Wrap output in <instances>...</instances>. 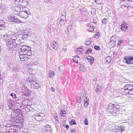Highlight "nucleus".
I'll return each mask as SVG.
<instances>
[{"mask_svg": "<svg viewBox=\"0 0 133 133\" xmlns=\"http://www.w3.org/2000/svg\"><path fill=\"white\" fill-rule=\"evenodd\" d=\"M44 1L46 3H50L51 2V0H44Z\"/></svg>", "mask_w": 133, "mask_h": 133, "instance_id": "obj_51", "label": "nucleus"}, {"mask_svg": "<svg viewBox=\"0 0 133 133\" xmlns=\"http://www.w3.org/2000/svg\"><path fill=\"white\" fill-rule=\"evenodd\" d=\"M24 55H21L20 56H19V58L20 59V60L21 61H24V59H23V58L24 57Z\"/></svg>", "mask_w": 133, "mask_h": 133, "instance_id": "obj_39", "label": "nucleus"}, {"mask_svg": "<svg viewBox=\"0 0 133 133\" xmlns=\"http://www.w3.org/2000/svg\"><path fill=\"white\" fill-rule=\"evenodd\" d=\"M13 70L14 72H16L18 71V69L17 67H15L13 69Z\"/></svg>", "mask_w": 133, "mask_h": 133, "instance_id": "obj_41", "label": "nucleus"}, {"mask_svg": "<svg viewBox=\"0 0 133 133\" xmlns=\"http://www.w3.org/2000/svg\"><path fill=\"white\" fill-rule=\"evenodd\" d=\"M118 128L119 130V131L122 132L124 131L125 130L124 127L123 126H120L118 127Z\"/></svg>", "mask_w": 133, "mask_h": 133, "instance_id": "obj_25", "label": "nucleus"}, {"mask_svg": "<svg viewBox=\"0 0 133 133\" xmlns=\"http://www.w3.org/2000/svg\"><path fill=\"white\" fill-rule=\"evenodd\" d=\"M27 108L30 110H31L32 108L30 106L28 107Z\"/></svg>", "mask_w": 133, "mask_h": 133, "instance_id": "obj_60", "label": "nucleus"}, {"mask_svg": "<svg viewBox=\"0 0 133 133\" xmlns=\"http://www.w3.org/2000/svg\"><path fill=\"white\" fill-rule=\"evenodd\" d=\"M28 10V8L24 6L23 8V10L20 11L19 12L18 15L22 18H26L28 17V15H30V12Z\"/></svg>", "mask_w": 133, "mask_h": 133, "instance_id": "obj_1", "label": "nucleus"}, {"mask_svg": "<svg viewBox=\"0 0 133 133\" xmlns=\"http://www.w3.org/2000/svg\"><path fill=\"white\" fill-rule=\"evenodd\" d=\"M47 30L48 31H50L51 29H50V28L48 27V28Z\"/></svg>", "mask_w": 133, "mask_h": 133, "instance_id": "obj_64", "label": "nucleus"}, {"mask_svg": "<svg viewBox=\"0 0 133 133\" xmlns=\"http://www.w3.org/2000/svg\"><path fill=\"white\" fill-rule=\"evenodd\" d=\"M31 87L32 89H38L41 87L37 83H34L31 84Z\"/></svg>", "mask_w": 133, "mask_h": 133, "instance_id": "obj_11", "label": "nucleus"}, {"mask_svg": "<svg viewBox=\"0 0 133 133\" xmlns=\"http://www.w3.org/2000/svg\"><path fill=\"white\" fill-rule=\"evenodd\" d=\"M92 49L91 48H89L88 50L86 51L85 52V53L86 54H89L91 53V52Z\"/></svg>", "mask_w": 133, "mask_h": 133, "instance_id": "obj_32", "label": "nucleus"}, {"mask_svg": "<svg viewBox=\"0 0 133 133\" xmlns=\"http://www.w3.org/2000/svg\"><path fill=\"white\" fill-rule=\"evenodd\" d=\"M30 51H29L26 55H31V52Z\"/></svg>", "mask_w": 133, "mask_h": 133, "instance_id": "obj_55", "label": "nucleus"}, {"mask_svg": "<svg viewBox=\"0 0 133 133\" xmlns=\"http://www.w3.org/2000/svg\"><path fill=\"white\" fill-rule=\"evenodd\" d=\"M89 101V100L87 99V98H86L84 100V103H88V101Z\"/></svg>", "mask_w": 133, "mask_h": 133, "instance_id": "obj_52", "label": "nucleus"}, {"mask_svg": "<svg viewBox=\"0 0 133 133\" xmlns=\"http://www.w3.org/2000/svg\"><path fill=\"white\" fill-rule=\"evenodd\" d=\"M84 124L86 125H87L88 124V122L87 118H85L84 120Z\"/></svg>", "mask_w": 133, "mask_h": 133, "instance_id": "obj_33", "label": "nucleus"}, {"mask_svg": "<svg viewBox=\"0 0 133 133\" xmlns=\"http://www.w3.org/2000/svg\"><path fill=\"white\" fill-rule=\"evenodd\" d=\"M50 90L54 92L55 91V89L53 87H51L50 88Z\"/></svg>", "mask_w": 133, "mask_h": 133, "instance_id": "obj_54", "label": "nucleus"}, {"mask_svg": "<svg viewBox=\"0 0 133 133\" xmlns=\"http://www.w3.org/2000/svg\"><path fill=\"white\" fill-rule=\"evenodd\" d=\"M21 32V34L22 35L23 37L24 38H26L28 36H29L28 31L27 29L22 30Z\"/></svg>", "mask_w": 133, "mask_h": 133, "instance_id": "obj_7", "label": "nucleus"}, {"mask_svg": "<svg viewBox=\"0 0 133 133\" xmlns=\"http://www.w3.org/2000/svg\"><path fill=\"white\" fill-rule=\"evenodd\" d=\"M128 93L130 94H131L132 95H133V90H132L131 89V90H130L128 92Z\"/></svg>", "mask_w": 133, "mask_h": 133, "instance_id": "obj_43", "label": "nucleus"}, {"mask_svg": "<svg viewBox=\"0 0 133 133\" xmlns=\"http://www.w3.org/2000/svg\"><path fill=\"white\" fill-rule=\"evenodd\" d=\"M89 103H84V106L85 107H87Z\"/></svg>", "mask_w": 133, "mask_h": 133, "instance_id": "obj_53", "label": "nucleus"}, {"mask_svg": "<svg viewBox=\"0 0 133 133\" xmlns=\"http://www.w3.org/2000/svg\"><path fill=\"white\" fill-rule=\"evenodd\" d=\"M4 7L2 6H0V14H2L3 12L4 9Z\"/></svg>", "mask_w": 133, "mask_h": 133, "instance_id": "obj_29", "label": "nucleus"}, {"mask_svg": "<svg viewBox=\"0 0 133 133\" xmlns=\"http://www.w3.org/2000/svg\"><path fill=\"white\" fill-rule=\"evenodd\" d=\"M21 51H23L25 50L29 49V46H26V45H22L21 46Z\"/></svg>", "mask_w": 133, "mask_h": 133, "instance_id": "obj_16", "label": "nucleus"}, {"mask_svg": "<svg viewBox=\"0 0 133 133\" xmlns=\"http://www.w3.org/2000/svg\"><path fill=\"white\" fill-rule=\"evenodd\" d=\"M85 44L87 45H89L91 44V42L90 41H87L85 42Z\"/></svg>", "mask_w": 133, "mask_h": 133, "instance_id": "obj_40", "label": "nucleus"}, {"mask_svg": "<svg viewBox=\"0 0 133 133\" xmlns=\"http://www.w3.org/2000/svg\"><path fill=\"white\" fill-rule=\"evenodd\" d=\"M71 25H69L67 26V29L68 31L70 30L71 27Z\"/></svg>", "mask_w": 133, "mask_h": 133, "instance_id": "obj_46", "label": "nucleus"}, {"mask_svg": "<svg viewBox=\"0 0 133 133\" xmlns=\"http://www.w3.org/2000/svg\"><path fill=\"white\" fill-rule=\"evenodd\" d=\"M23 59H24V61H25L26 60L28 59V58H27L26 56H25V55H24V57Z\"/></svg>", "mask_w": 133, "mask_h": 133, "instance_id": "obj_48", "label": "nucleus"}, {"mask_svg": "<svg viewBox=\"0 0 133 133\" xmlns=\"http://www.w3.org/2000/svg\"><path fill=\"white\" fill-rule=\"evenodd\" d=\"M8 19L9 21L15 23H19L21 22V21L19 19L15 17L14 15H10Z\"/></svg>", "mask_w": 133, "mask_h": 133, "instance_id": "obj_2", "label": "nucleus"}, {"mask_svg": "<svg viewBox=\"0 0 133 133\" xmlns=\"http://www.w3.org/2000/svg\"><path fill=\"white\" fill-rule=\"evenodd\" d=\"M65 127L67 130H68L69 129V126L68 125H65Z\"/></svg>", "mask_w": 133, "mask_h": 133, "instance_id": "obj_59", "label": "nucleus"}, {"mask_svg": "<svg viewBox=\"0 0 133 133\" xmlns=\"http://www.w3.org/2000/svg\"><path fill=\"white\" fill-rule=\"evenodd\" d=\"M82 71L84 72L85 71V69L84 68H83L82 67H80L79 68Z\"/></svg>", "mask_w": 133, "mask_h": 133, "instance_id": "obj_45", "label": "nucleus"}, {"mask_svg": "<svg viewBox=\"0 0 133 133\" xmlns=\"http://www.w3.org/2000/svg\"><path fill=\"white\" fill-rule=\"evenodd\" d=\"M33 62H31L30 63V64H29V66H30V65H31L33 64Z\"/></svg>", "mask_w": 133, "mask_h": 133, "instance_id": "obj_63", "label": "nucleus"}, {"mask_svg": "<svg viewBox=\"0 0 133 133\" xmlns=\"http://www.w3.org/2000/svg\"><path fill=\"white\" fill-rule=\"evenodd\" d=\"M49 77H51L54 75V72L53 71L50 70L49 72Z\"/></svg>", "mask_w": 133, "mask_h": 133, "instance_id": "obj_23", "label": "nucleus"}, {"mask_svg": "<svg viewBox=\"0 0 133 133\" xmlns=\"http://www.w3.org/2000/svg\"><path fill=\"white\" fill-rule=\"evenodd\" d=\"M94 90L96 92H100L101 90V87L99 85L95 86L94 87Z\"/></svg>", "mask_w": 133, "mask_h": 133, "instance_id": "obj_13", "label": "nucleus"}, {"mask_svg": "<svg viewBox=\"0 0 133 133\" xmlns=\"http://www.w3.org/2000/svg\"><path fill=\"white\" fill-rule=\"evenodd\" d=\"M128 25L126 23L123 22L121 25V29L123 31H125L128 29Z\"/></svg>", "mask_w": 133, "mask_h": 133, "instance_id": "obj_8", "label": "nucleus"}, {"mask_svg": "<svg viewBox=\"0 0 133 133\" xmlns=\"http://www.w3.org/2000/svg\"><path fill=\"white\" fill-rule=\"evenodd\" d=\"M35 119L37 121H40L42 119V117L41 116L40 114H37L35 117Z\"/></svg>", "mask_w": 133, "mask_h": 133, "instance_id": "obj_20", "label": "nucleus"}, {"mask_svg": "<svg viewBox=\"0 0 133 133\" xmlns=\"http://www.w3.org/2000/svg\"><path fill=\"white\" fill-rule=\"evenodd\" d=\"M24 91L25 92V94H25L26 95H28V90L27 89L25 90Z\"/></svg>", "mask_w": 133, "mask_h": 133, "instance_id": "obj_49", "label": "nucleus"}, {"mask_svg": "<svg viewBox=\"0 0 133 133\" xmlns=\"http://www.w3.org/2000/svg\"><path fill=\"white\" fill-rule=\"evenodd\" d=\"M27 108L30 110H31L32 108L30 106L28 107Z\"/></svg>", "mask_w": 133, "mask_h": 133, "instance_id": "obj_61", "label": "nucleus"}, {"mask_svg": "<svg viewBox=\"0 0 133 133\" xmlns=\"http://www.w3.org/2000/svg\"><path fill=\"white\" fill-rule=\"evenodd\" d=\"M87 59L88 61L90 62V65H92L94 61V58L93 57L88 56L87 57Z\"/></svg>", "mask_w": 133, "mask_h": 133, "instance_id": "obj_10", "label": "nucleus"}, {"mask_svg": "<svg viewBox=\"0 0 133 133\" xmlns=\"http://www.w3.org/2000/svg\"><path fill=\"white\" fill-rule=\"evenodd\" d=\"M79 59V58L78 56H76L73 58V60L75 62L77 63L78 62V60Z\"/></svg>", "mask_w": 133, "mask_h": 133, "instance_id": "obj_24", "label": "nucleus"}, {"mask_svg": "<svg viewBox=\"0 0 133 133\" xmlns=\"http://www.w3.org/2000/svg\"><path fill=\"white\" fill-rule=\"evenodd\" d=\"M96 3L98 4H100L102 3V0H98L96 1V2H95Z\"/></svg>", "mask_w": 133, "mask_h": 133, "instance_id": "obj_38", "label": "nucleus"}, {"mask_svg": "<svg viewBox=\"0 0 133 133\" xmlns=\"http://www.w3.org/2000/svg\"><path fill=\"white\" fill-rule=\"evenodd\" d=\"M107 19L105 18L103 19L102 20V22L104 24H107Z\"/></svg>", "mask_w": 133, "mask_h": 133, "instance_id": "obj_36", "label": "nucleus"}, {"mask_svg": "<svg viewBox=\"0 0 133 133\" xmlns=\"http://www.w3.org/2000/svg\"><path fill=\"white\" fill-rule=\"evenodd\" d=\"M52 47L55 50H57L58 48V45L57 43L56 42L53 43L52 45Z\"/></svg>", "mask_w": 133, "mask_h": 133, "instance_id": "obj_21", "label": "nucleus"}, {"mask_svg": "<svg viewBox=\"0 0 133 133\" xmlns=\"http://www.w3.org/2000/svg\"><path fill=\"white\" fill-rule=\"evenodd\" d=\"M16 4H17L18 3L19 4V0H14Z\"/></svg>", "mask_w": 133, "mask_h": 133, "instance_id": "obj_50", "label": "nucleus"}, {"mask_svg": "<svg viewBox=\"0 0 133 133\" xmlns=\"http://www.w3.org/2000/svg\"><path fill=\"white\" fill-rule=\"evenodd\" d=\"M64 67L62 65L60 66L59 67V70L60 72H62L63 71L64 69Z\"/></svg>", "mask_w": 133, "mask_h": 133, "instance_id": "obj_27", "label": "nucleus"}, {"mask_svg": "<svg viewBox=\"0 0 133 133\" xmlns=\"http://www.w3.org/2000/svg\"><path fill=\"white\" fill-rule=\"evenodd\" d=\"M25 6L22 5L17 6L14 8V10L15 14L18 15L20 11L23 10V8Z\"/></svg>", "mask_w": 133, "mask_h": 133, "instance_id": "obj_3", "label": "nucleus"}, {"mask_svg": "<svg viewBox=\"0 0 133 133\" xmlns=\"http://www.w3.org/2000/svg\"><path fill=\"white\" fill-rule=\"evenodd\" d=\"M133 88V86L131 84H128L125 85L123 88V90L126 93H128V92L130 90H131Z\"/></svg>", "mask_w": 133, "mask_h": 133, "instance_id": "obj_5", "label": "nucleus"}, {"mask_svg": "<svg viewBox=\"0 0 133 133\" xmlns=\"http://www.w3.org/2000/svg\"><path fill=\"white\" fill-rule=\"evenodd\" d=\"M111 57L110 56H108L105 59V64H109L111 61Z\"/></svg>", "mask_w": 133, "mask_h": 133, "instance_id": "obj_17", "label": "nucleus"}, {"mask_svg": "<svg viewBox=\"0 0 133 133\" xmlns=\"http://www.w3.org/2000/svg\"><path fill=\"white\" fill-rule=\"evenodd\" d=\"M5 22L2 20H0V26L1 29H3L5 27L6 25Z\"/></svg>", "mask_w": 133, "mask_h": 133, "instance_id": "obj_14", "label": "nucleus"}, {"mask_svg": "<svg viewBox=\"0 0 133 133\" xmlns=\"http://www.w3.org/2000/svg\"><path fill=\"white\" fill-rule=\"evenodd\" d=\"M27 58H28V59H29L30 57V55H26Z\"/></svg>", "mask_w": 133, "mask_h": 133, "instance_id": "obj_62", "label": "nucleus"}, {"mask_svg": "<svg viewBox=\"0 0 133 133\" xmlns=\"http://www.w3.org/2000/svg\"><path fill=\"white\" fill-rule=\"evenodd\" d=\"M45 128H44L46 130H47L49 132H51L52 131L51 128L50 126L49 125H46L45 127Z\"/></svg>", "mask_w": 133, "mask_h": 133, "instance_id": "obj_18", "label": "nucleus"}, {"mask_svg": "<svg viewBox=\"0 0 133 133\" xmlns=\"http://www.w3.org/2000/svg\"><path fill=\"white\" fill-rule=\"evenodd\" d=\"M70 124L71 125H75L76 123L74 119H72L70 122Z\"/></svg>", "mask_w": 133, "mask_h": 133, "instance_id": "obj_30", "label": "nucleus"}, {"mask_svg": "<svg viewBox=\"0 0 133 133\" xmlns=\"http://www.w3.org/2000/svg\"><path fill=\"white\" fill-rule=\"evenodd\" d=\"M66 20L61 19L60 21V24L61 26H63L65 23Z\"/></svg>", "mask_w": 133, "mask_h": 133, "instance_id": "obj_26", "label": "nucleus"}, {"mask_svg": "<svg viewBox=\"0 0 133 133\" xmlns=\"http://www.w3.org/2000/svg\"><path fill=\"white\" fill-rule=\"evenodd\" d=\"M127 60H129L130 61H133V56L131 57H129V58H127Z\"/></svg>", "mask_w": 133, "mask_h": 133, "instance_id": "obj_42", "label": "nucleus"}, {"mask_svg": "<svg viewBox=\"0 0 133 133\" xmlns=\"http://www.w3.org/2000/svg\"><path fill=\"white\" fill-rule=\"evenodd\" d=\"M123 40H119L118 41V43H117V46H119L121 43L123 42Z\"/></svg>", "mask_w": 133, "mask_h": 133, "instance_id": "obj_35", "label": "nucleus"}, {"mask_svg": "<svg viewBox=\"0 0 133 133\" xmlns=\"http://www.w3.org/2000/svg\"><path fill=\"white\" fill-rule=\"evenodd\" d=\"M66 111L63 110H62L60 112V115L63 117L65 116L66 115Z\"/></svg>", "mask_w": 133, "mask_h": 133, "instance_id": "obj_22", "label": "nucleus"}, {"mask_svg": "<svg viewBox=\"0 0 133 133\" xmlns=\"http://www.w3.org/2000/svg\"><path fill=\"white\" fill-rule=\"evenodd\" d=\"M86 29L88 31L92 32L94 30V27L93 26L87 25Z\"/></svg>", "mask_w": 133, "mask_h": 133, "instance_id": "obj_15", "label": "nucleus"}, {"mask_svg": "<svg viewBox=\"0 0 133 133\" xmlns=\"http://www.w3.org/2000/svg\"><path fill=\"white\" fill-rule=\"evenodd\" d=\"M29 51H31L30 49L27 50H25V51H23V52H24V55H25V56H26V55Z\"/></svg>", "mask_w": 133, "mask_h": 133, "instance_id": "obj_31", "label": "nucleus"}, {"mask_svg": "<svg viewBox=\"0 0 133 133\" xmlns=\"http://www.w3.org/2000/svg\"><path fill=\"white\" fill-rule=\"evenodd\" d=\"M37 63V62H35L34 63V64L32 65V66H35V65H36L37 64H36V63Z\"/></svg>", "mask_w": 133, "mask_h": 133, "instance_id": "obj_58", "label": "nucleus"}, {"mask_svg": "<svg viewBox=\"0 0 133 133\" xmlns=\"http://www.w3.org/2000/svg\"><path fill=\"white\" fill-rule=\"evenodd\" d=\"M108 108L109 109L113 110H115L117 109V108L116 107V105L112 103H110L109 104Z\"/></svg>", "mask_w": 133, "mask_h": 133, "instance_id": "obj_9", "label": "nucleus"}, {"mask_svg": "<svg viewBox=\"0 0 133 133\" xmlns=\"http://www.w3.org/2000/svg\"><path fill=\"white\" fill-rule=\"evenodd\" d=\"M26 80L32 84L35 83L36 82V79L35 77L32 75H30L29 78H27Z\"/></svg>", "mask_w": 133, "mask_h": 133, "instance_id": "obj_6", "label": "nucleus"}, {"mask_svg": "<svg viewBox=\"0 0 133 133\" xmlns=\"http://www.w3.org/2000/svg\"><path fill=\"white\" fill-rule=\"evenodd\" d=\"M83 49L81 47H79L77 49L76 51L77 53L78 54H82Z\"/></svg>", "mask_w": 133, "mask_h": 133, "instance_id": "obj_19", "label": "nucleus"}, {"mask_svg": "<svg viewBox=\"0 0 133 133\" xmlns=\"http://www.w3.org/2000/svg\"><path fill=\"white\" fill-rule=\"evenodd\" d=\"M124 62L128 64V66L131 67L133 66V63L129 60H127V58H124Z\"/></svg>", "mask_w": 133, "mask_h": 133, "instance_id": "obj_12", "label": "nucleus"}, {"mask_svg": "<svg viewBox=\"0 0 133 133\" xmlns=\"http://www.w3.org/2000/svg\"><path fill=\"white\" fill-rule=\"evenodd\" d=\"M76 132V131L75 130H73L71 131V133H75Z\"/></svg>", "mask_w": 133, "mask_h": 133, "instance_id": "obj_57", "label": "nucleus"}, {"mask_svg": "<svg viewBox=\"0 0 133 133\" xmlns=\"http://www.w3.org/2000/svg\"><path fill=\"white\" fill-rule=\"evenodd\" d=\"M24 52H23V51H22L21 52H19V56H20L21 55H24Z\"/></svg>", "mask_w": 133, "mask_h": 133, "instance_id": "obj_44", "label": "nucleus"}, {"mask_svg": "<svg viewBox=\"0 0 133 133\" xmlns=\"http://www.w3.org/2000/svg\"><path fill=\"white\" fill-rule=\"evenodd\" d=\"M61 19L66 20V17L63 14H61Z\"/></svg>", "mask_w": 133, "mask_h": 133, "instance_id": "obj_28", "label": "nucleus"}, {"mask_svg": "<svg viewBox=\"0 0 133 133\" xmlns=\"http://www.w3.org/2000/svg\"><path fill=\"white\" fill-rule=\"evenodd\" d=\"M16 39L10 38L9 39H6V42L9 45H11L14 46L17 43V41H16Z\"/></svg>", "mask_w": 133, "mask_h": 133, "instance_id": "obj_4", "label": "nucleus"}, {"mask_svg": "<svg viewBox=\"0 0 133 133\" xmlns=\"http://www.w3.org/2000/svg\"><path fill=\"white\" fill-rule=\"evenodd\" d=\"M77 102L78 103H80L81 102V97L80 98H77Z\"/></svg>", "mask_w": 133, "mask_h": 133, "instance_id": "obj_47", "label": "nucleus"}, {"mask_svg": "<svg viewBox=\"0 0 133 133\" xmlns=\"http://www.w3.org/2000/svg\"><path fill=\"white\" fill-rule=\"evenodd\" d=\"M10 95L13 98H15L16 97V95L15 94L11 93Z\"/></svg>", "mask_w": 133, "mask_h": 133, "instance_id": "obj_37", "label": "nucleus"}, {"mask_svg": "<svg viewBox=\"0 0 133 133\" xmlns=\"http://www.w3.org/2000/svg\"><path fill=\"white\" fill-rule=\"evenodd\" d=\"M26 1V0H19V3H22L23 2H25Z\"/></svg>", "mask_w": 133, "mask_h": 133, "instance_id": "obj_56", "label": "nucleus"}, {"mask_svg": "<svg viewBox=\"0 0 133 133\" xmlns=\"http://www.w3.org/2000/svg\"><path fill=\"white\" fill-rule=\"evenodd\" d=\"M94 48L96 50H100V48L98 46L95 45L94 46Z\"/></svg>", "mask_w": 133, "mask_h": 133, "instance_id": "obj_34", "label": "nucleus"}]
</instances>
